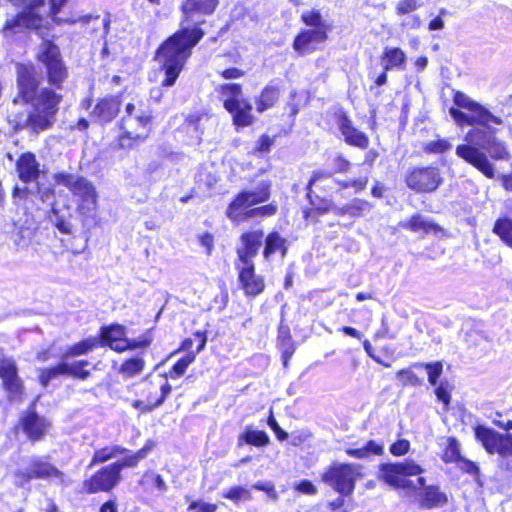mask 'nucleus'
Listing matches in <instances>:
<instances>
[{
	"instance_id": "nucleus-1",
	"label": "nucleus",
	"mask_w": 512,
	"mask_h": 512,
	"mask_svg": "<svg viewBox=\"0 0 512 512\" xmlns=\"http://www.w3.org/2000/svg\"><path fill=\"white\" fill-rule=\"evenodd\" d=\"M37 86L33 68L19 65V97L13 101V106H16L21 98L24 102H31L32 110L28 115H15L13 119V112L9 114V121L14 123L15 129L30 128L34 132H40L47 130L54 123L62 96L48 88L36 92Z\"/></svg>"
},
{
	"instance_id": "nucleus-2",
	"label": "nucleus",
	"mask_w": 512,
	"mask_h": 512,
	"mask_svg": "<svg viewBox=\"0 0 512 512\" xmlns=\"http://www.w3.org/2000/svg\"><path fill=\"white\" fill-rule=\"evenodd\" d=\"M424 469L414 460L406 459L402 462L384 463L379 467V479L395 489L415 492L423 488L418 495L422 508L432 509L446 504L447 497L437 486H426V480L421 474Z\"/></svg>"
},
{
	"instance_id": "nucleus-3",
	"label": "nucleus",
	"mask_w": 512,
	"mask_h": 512,
	"mask_svg": "<svg viewBox=\"0 0 512 512\" xmlns=\"http://www.w3.org/2000/svg\"><path fill=\"white\" fill-rule=\"evenodd\" d=\"M467 144L456 147V155L474 166L487 178H494V165L489 161L486 151L491 158L505 160L509 157L506 144L499 140L492 130L472 129L466 136Z\"/></svg>"
},
{
	"instance_id": "nucleus-4",
	"label": "nucleus",
	"mask_w": 512,
	"mask_h": 512,
	"mask_svg": "<svg viewBox=\"0 0 512 512\" xmlns=\"http://www.w3.org/2000/svg\"><path fill=\"white\" fill-rule=\"evenodd\" d=\"M203 37V32L196 26L183 27L180 31L165 41L157 51V59L161 63V70L165 78L163 87H171L176 82L186 60L191 54V49Z\"/></svg>"
},
{
	"instance_id": "nucleus-5",
	"label": "nucleus",
	"mask_w": 512,
	"mask_h": 512,
	"mask_svg": "<svg viewBox=\"0 0 512 512\" xmlns=\"http://www.w3.org/2000/svg\"><path fill=\"white\" fill-rule=\"evenodd\" d=\"M66 0H31L16 17L7 21L6 29L30 28L40 29L45 17L52 16L54 22H75V20L63 19L56 14Z\"/></svg>"
},
{
	"instance_id": "nucleus-6",
	"label": "nucleus",
	"mask_w": 512,
	"mask_h": 512,
	"mask_svg": "<svg viewBox=\"0 0 512 512\" xmlns=\"http://www.w3.org/2000/svg\"><path fill=\"white\" fill-rule=\"evenodd\" d=\"M151 113L142 105L128 103L121 119L123 133L119 136L122 148H131L135 142L144 140L150 131Z\"/></svg>"
},
{
	"instance_id": "nucleus-7",
	"label": "nucleus",
	"mask_w": 512,
	"mask_h": 512,
	"mask_svg": "<svg viewBox=\"0 0 512 512\" xmlns=\"http://www.w3.org/2000/svg\"><path fill=\"white\" fill-rule=\"evenodd\" d=\"M53 179L56 184L68 188L77 197L78 211L89 216L98 207V195L94 185L86 178L68 172L55 173Z\"/></svg>"
},
{
	"instance_id": "nucleus-8",
	"label": "nucleus",
	"mask_w": 512,
	"mask_h": 512,
	"mask_svg": "<svg viewBox=\"0 0 512 512\" xmlns=\"http://www.w3.org/2000/svg\"><path fill=\"white\" fill-rule=\"evenodd\" d=\"M362 477L361 465L336 461L325 469L321 480L340 496L347 497L353 494L357 481Z\"/></svg>"
},
{
	"instance_id": "nucleus-9",
	"label": "nucleus",
	"mask_w": 512,
	"mask_h": 512,
	"mask_svg": "<svg viewBox=\"0 0 512 512\" xmlns=\"http://www.w3.org/2000/svg\"><path fill=\"white\" fill-rule=\"evenodd\" d=\"M271 184L261 181L254 189L244 190L237 195L227 209V216L236 222L243 221V215L250 207L266 202L270 197Z\"/></svg>"
},
{
	"instance_id": "nucleus-10",
	"label": "nucleus",
	"mask_w": 512,
	"mask_h": 512,
	"mask_svg": "<svg viewBox=\"0 0 512 512\" xmlns=\"http://www.w3.org/2000/svg\"><path fill=\"white\" fill-rule=\"evenodd\" d=\"M32 479L54 480L58 484H65L63 472L40 457L31 458L26 469H18L14 472L16 486L22 487Z\"/></svg>"
},
{
	"instance_id": "nucleus-11",
	"label": "nucleus",
	"mask_w": 512,
	"mask_h": 512,
	"mask_svg": "<svg viewBox=\"0 0 512 512\" xmlns=\"http://www.w3.org/2000/svg\"><path fill=\"white\" fill-rule=\"evenodd\" d=\"M37 57L46 66L49 82L60 87L67 76V71L60 58L58 47L49 41H44Z\"/></svg>"
},
{
	"instance_id": "nucleus-12",
	"label": "nucleus",
	"mask_w": 512,
	"mask_h": 512,
	"mask_svg": "<svg viewBox=\"0 0 512 512\" xmlns=\"http://www.w3.org/2000/svg\"><path fill=\"white\" fill-rule=\"evenodd\" d=\"M101 339L103 345L109 346L116 352H124L126 350L146 347L150 344V340L147 338L129 340L126 337L125 327L121 325H112L110 327L103 328L101 331Z\"/></svg>"
},
{
	"instance_id": "nucleus-13",
	"label": "nucleus",
	"mask_w": 512,
	"mask_h": 512,
	"mask_svg": "<svg viewBox=\"0 0 512 512\" xmlns=\"http://www.w3.org/2000/svg\"><path fill=\"white\" fill-rule=\"evenodd\" d=\"M475 435L490 454L497 453L502 458L511 457L512 435L500 434L484 426L476 427Z\"/></svg>"
},
{
	"instance_id": "nucleus-14",
	"label": "nucleus",
	"mask_w": 512,
	"mask_h": 512,
	"mask_svg": "<svg viewBox=\"0 0 512 512\" xmlns=\"http://www.w3.org/2000/svg\"><path fill=\"white\" fill-rule=\"evenodd\" d=\"M406 183L416 192H432L442 183V177L436 167L416 168L409 173Z\"/></svg>"
},
{
	"instance_id": "nucleus-15",
	"label": "nucleus",
	"mask_w": 512,
	"mask_h": 512,
	"mask_svg": "<svg viewBox=\"0 0 512 512\" xmlns=\"http://www.w3.org/2000/svg\"><path fill=\"white\" fill-rule=\"evenodd\" d=\"M120 478L119 468L113 463L102 468L90 479L84 481L83 488L88 493L109 491L117 485Z\"/></svg>"
},
{
	"instance_id": "nucleus-16",
	"label": "nucleus",
	"mask_w": 512,
	"mask_h": 512,
	"mask_svg": "<svg viewBox=\"0 0 512 512\" xmlns=\"http://www.w3.org/2000/svg\"><path fill=\"white\" fill-rule=\"evenodd\" d=\"M263 232L253 231L242 235L241 246L237 249L238 263L240 266L254 265L253 259L257 255L262 244Z\"/></svg>"
},
{
	"instance_id": "nucleus-17",
	"label": "nucleus",
	"mask_w": 512,
	"mask_h": 512,
	"mask_svg": "<svg viewBox=\"0 0 512 512\" xmlns=\"http://www.w3.org/2000/svg\"><path fill=\"white\" fill-rule=\"evenodd\" d=\"M328 30L327 28L303 30L295 38L293 48L300 54L314 51L318 44L325 42Z\"/></svg>"
},
{
	"instance_id": "nucleus-18",
	"label": "nucleus",
	"mask_w": 512,
	"mask_h": 512,
	"mask_svg": "<svg viewBox=\"0 0 512 512\" xmlns=\"http://www.w3.org/2000/svg\"><path fill=\"white\" fill-rule=\"evenodd\" d=\"M237 269L239 270V283L245 295L257 296L264 291V279L255 273L254 265H237Z\"/></svg>"
},
{
	"instance_id": "nucleus-19",
	"label": "nucleus",
	"mask_w": 512,
	"mask_h": 512,
	"mask_svg": "<svg viewBox=\"0 0 512 512\" xmlns=\"http://www.w3.org/2000/svg\"><path fill=\"white\" fill-rule=\"evenodd\" d=\"M21 427L31 441L41 440L50 429V422L30 411L21 419Z\"/></svg>"
},
{
	"instance_id": "nucleus-20",
	"label": "nucleus",
	"mask_w": 512,
	"mask_h": 512,
	"mask_svg": "<svg viewBox=\"0 0 512 512\" xmlns=\"http://www.w3.org/2000/svg\"><path fill=\"white\" fill-rule=\"evenodd\" d=\"M40 164L33 153H23L16 162L19 179L24 183L36 182L40 176Z\"/></svg>"
},
{
	"instance_id": "nucleus-21",
	"label": "nucleus",
	"mask_w": 512,
	"mask_h": 512,
	"mask_svg": "<svg viewBox=\"0 0 512 512\" xmlns=\"http://www.w3.org/2000/svg\"><path fill=\"white\" fill-rule=\"evenodd\" d=\"M338 127L346 143L361 149L367 148L369 144L368 137L365 133L353 127L350 119H348L346 115H342L340 117Z\"/></svg>"
},
{
	"instance_id": "nucleus-22",
	"label": "nucleus",
	"mask_w": 512,
	"mask_h": 512,
	"mask_svg": "<svg viewBox=\"0 0 512 512\" xmlns=\"http://www.w3.org/2000/svg\"><path fill=\"white\" fill-rule=\"evenodd\" d=\"M120 110V101L117 97H105L101 99L92 111V117L100 123L113 120Z\"/></svg>"
},
{
	"instance_id": "nucleus-23",
	"label": "nucleus",
	"mask_w": 512,
	"mask_h": 512,
	"mask_svg": "<svg viewBox=\"0 0 512 512\" xmlns=\"http://www.w3.org/2000/svg\"><path fill=\"white\" fill-rule=\"evenodd\" d=\"M252 109V104L245 98L237 104H234V106L227 111L232 116L233 124L238 128H243L252 125L255 121Z\"/></svg>"
},
{
	"instance_id": "nucleus-24",
	"label": "nucleus",
	"mask_w": 512,
	"mask_h": 512,
	"mask_svg": "<svg viewBox=\"0 0 512 512\" xmlns=\"http://www.w3.org/2000/svg\"><path fill=\"white\" fill-rule=\"evenodd\" d=\"M151 389L158 390L160 389V396L159 397H146L145 400H136L133 402V407L135 409L141 410L142 412H149L153 410L154 408L160 406L165 398L169 395L171 392V386L168 382L162 383V381H159V383H153L151 384Z\"/></svg>"
},
{
	"instance_id": "nucleus-25",
	"label": "nucleus",
	"mask_w": 512,
	"mask_h": 512,
	"mask_svg": "<svg viewBox=\"0 0 512 512\" xmlns=\"http://www.w3.org/2000/svg\"><path fill=\"white\" fill-rule=\"evenodd\" d=\"M219 98L223 103L226 110L232 108L241 100L245 99L242 92V87L237 83H225L216 88Z\"/></svg>"
},
{
	"instance_id": "nucleus-26",
	"label": "nucleus",
	"mask_w": 512,
	"mask_h": 512,
	"mask_svg": "<svg viewBox=\"0 0 512 512\" xmlns=\"http://www.w3.org/2000/svg\"><path fill=\"white\" fill-rule=\"evenodd\" d=\"M400 226L414 233L424 236L429 233H437L440 228L437 224L427 220L422 215H413L410 219L400 222Z\"/></svg>"
},
{
	"instance_id": "nucleus-27",
	"label": "nucleus",
	"mask_w": 512,
	"mask_h": 512,
	"mask_svg": "<svg viewBox=\"0 0 512 512\" xmlns=\"http://www.w3.org/2000/svg\"><path fill=\"white\" fill-rule=\"evenodd\" d=\"M470 121L471 126L473 125H482L489 128V123H494L500 125L503 123V120L500 117L493 115L490 111H488L485 107L476 104V107H473L470 111Z\"/></svg>"
},
{
	"instance_id": "nucleus-28",
	"label": "nucleus",
	"mask_w": 512,
	"mask_h": 512,
	"mask_svg": "<svg viewBox=\"0 0 512 512\" xmlns=\"http://www.w3.org/2000/svg\"><path fill=\"white\" fill-rule=\"evenodd\" d=\"M406 54L397 47L385 48L382 55V64L385 71L397 68L403 69L406 63Z\"/></svg>"
},
{
	"instance_id": "nucleus-29",
	"label": "nucleus",
	"mask_w": 512,
	"mask_h": 512,
	"mask_svg": "<svg viewBox=\"0 0 512 512\" xmlns=\"http://www.w3.org/2000/svg\"><path fill=\"white\" fill-rule=\"evenodd\" d=\"M217 5L218 0H185L183 12L187 17H190L193 13L211 14Z\"/></svg>"
},
{
	"instance_id": "nucleus-30",
	"label": "nucleus",
	"mask_w": 512,
	"mask_h": 512,
	"mask_svg": "<svg viewBox=\"0 0 512 512\" xmlns=\"http://www.w3.org/2000/svg\"><path fill=\"white\" fill-rule=\"evenodd\" d=\"M347 455L357 459L369 458L372 455L380 456L384 453L383 443L370 440L359 448L346 449Z\"/></svg>"
},
{
	"instance_id": "nucleus-31",
	"label": "nucleus",
	"mask_w": 512,
	"mask_h": 512,
	"mask_svg": "<svg viewBox=\"0 0 512 512\" xmlns=\"http://www.w3.org/2000/svg\"><path fill=\"white\" fill-rule=\"evenodd\" d=\"M154 446V441L148 440L139 451L131 455L125 456L121 461L116 462L114 464L115 466H118L120 473L123 468L135 467L139 463V461L147 457V455L153 450Z\"/></svg>"
},
{
	"instance_id": "nucleus-32",
	"label": "nucleus",
	"mask_w": 512,
	"mask_h": 512,
	"mask_svg": "<svg viewBox=\"0 0 512 512\" xmlns=\"http://www.w3.org/2000/svg\"><path fill=\"white\" fill-rule=\"evenodd\" d=\"M279 98V90L278 88L268 85L266 86L260 95L255 99L256 110L259 113H262L271 107L277 102Z\"/></svg>"
},
{
	"instance_id": "nucleus-33",
	"label": "nucleus",
	"mask_w": 512,
	"mask_h": 512,
	"mask_svg": "<svg viewBox=\"0 0 512 512\" xmlns=\"http://www.w3.org/2000/svg\"><path fill=\"white\" fill-rule=\"evenodd\" d=\"M269 436L266 432L247 427L245 432L239 435L238 444L247 443L256 447H264L269 444Z\"/></svg>"
},
{
	"instance_id": "nucleus-34",
	"label": "nucleus",
	"mask_w": 512,
	"mask_h": 512,
	"mask_svg": "<svg viewBox=\"0 0 512 512\" xmlns=\"http://www.w3.org/2000/svg\"><path fill=\"white\" fill-rule=\"evenodd\" d=\"M286 240L282 238L277 232H271L267 235L265 241V248L263 255L265 259H269L271 255L276 252L281 253V257L283 258L286 255Z\"/></svg>"
},
{
	"instance_id": "nucleus-35",
	"label": "nucleus",
	"mask_w": 512,
	"mask_h": 512,
	"mask_svg": "<svg viewBox=\"0 0 512 512\" xmlns=\"http://www.w3.org/2000/svg\"><path fill=\"white\" fill-rule=\"evenodd\" d=\"M206 345V338L201 337L200 344L197 348V353L204 349ZM196 359V352H188L183 357H181L173 366L172 371L170 372V377L178 378L182 376L186 369L190 364H192Z\"/></svg>"
},
{
	"instance_id": "nucleus-36",
	"label": "nucleus",
	"mask_w": 512,
	"mask_h": 512,
	"mask_svg": "<svg viewBox=\"0 0 512 512\" xmlns=\"http://www.w3.org/2000/svg\"><path fill=\"white\" fill-rule=\"evenodd\" d=\"M127 450L119 445H113L98 449L95 451L92 461L90 463V467L94 466L98 463H104L111 459L117 458L118 456L124 454Z\"/></svg>"
},
{
	"instance_id": "nucleus-37",
	"label": "nucleus",
	"mask_w": 512,
	"mask_h": 512,
	"mask_svg": "<svg viewBox=\"0 0 512 512\" xmlns=\"http://www.w3.org/2000/svg\"><path fill=\"white\" fill-rule=\"evenodd\" d=\"M493 233L496 234L507 246L512 248V219L501 217L496 220Z\"/></svg>"
},
{
	"instance_id": "nucleus-38",
	"label": "nucleus",
	"mask_w": 512,
	"mask_h": 512,
	"mask_svg": "<svg viewBox=\"0 0 512 512\" xmlns=\"http://www.w3.org/2000/svg\"><path fill=\"white\" fill-rule=\"evenodd\" d=\"M87 365V361H74L71 363L62 361L60 363V369L62 370L63 375L86 379L89 376V371L85 369Z\"/></svg>"
},
{
	"instance_id": "nucleus-39",
	"label": "nucleus",
	"mask_w": 512,
	"mask_h": 512,
	"mask_svg": "<svg viewBox=\"0 0 512 512\" xmlns=\"http://www.w3.org/2000/svg\"><path fill=\"white\" fill-rule=\"evenodd\" d=\"M371 205L365 201L360 199L353 200L350 204H347L341 208L337 209V214L344 215L348 214L350 216H361L363 213L370 211Z\"/></svg>"
},
{
	"instance_id": "nucleus-40",
	"label": "nucleus",
	"mask_w": 512,
	"mask_h": 512,
	"mask_svg": "<svg viewBox=\"0 0 512 512\" xmlns=\"http://www.w3.org/2000/svg\"><path fill=\"white\" fill-rule=\"evenodd\" d=\"M223 497L225 499L232 501L234 504L237 505L242 501L252 500V493H251L250 489L240 486V485H236V486H232L229 489H227L223 493Z\"/></svg>"
},
{
	"instance_id": "nucleus-41",
	"label": "nucleus",
	"mask_w": 512,
	"mask_h": 512,
	"mask_svg": "<svg viewBox=\"0 0 512 512\" xmlns=\"http://www.w3.org/2000/svg\"><path fill=\"white\" fill-rule=\"evenodd\" d=\"M99 345L97 338H87L71 346L64 354V357L80 356L94 350Z\"/></svg>"
},
{
	"instance_id": "nucleus-42",
	"label": "nucleus",
	"mask_w": 512,
	"mask_h": 512,
	"mask_svg": "<svg viewBox=\"0 0 512 512\" xmlns=\"http://www.w3.org/2000/svg\"><path fill=\"white\" fill-rule=\"evenodd\" d=\"M141 485L146 490L156 489L161 493H164L167 490V485L164 479L153 471H149L144 474L141 480Z\"/></svg>"
},
{
	"instance_id": "nucleus-43",
	"label": "nucleus",
	"mask_w": 512,
	"mask_h": 512,
	"mask_svg": "<svg viewBox=\"0 0 512 512\" xmlns=\"http://www.w3.org/2000/svg\"><path fill=\"white\" fill-rule=\"evenodd\" d=\"M4 389L7 392L10 401H21L24 394L22 381L18 376L3 382Z\"/></svg>"
},
{
	"instance_id": "nucleus-44",
	"label": "nucleus",
	"mask_w": 512,
	"mask_h": 512,
	"mask_svg": "<svg viewBox=\"0 0 512 512\" xmlns=\"http://www.w3.org/2000/svg\"><path fill=\"white\" fill-rule=\"evenodd\" d=\"M144 365H145V362L143 359L141 358H131L127 361H125L120 369H119V372L124 376V377H133L137 374H139L140 372H142L143 368H144Z\"/></svg>"
},
{
	"instance_id": "nucleus-45",
	"label": "nucleus",
	"mask_w": 512,
	"mask_h": 512,
	"mask_svg": "<svg viewBox=\"0 0 512 512\" xmlns=\"http://www.w3.org/2000/svg\"><path fill=\"white\" fill-rule=\"evenodd\" d=\"M303 22L313 29L318 28H327L330 29V26L323 20L319 11L310 10L306 11L301 16Z\"/></svg>"
},
{
	"instance_id": "nucleus-46",
	"label": "nucleus",
	"mask_w": 512,
	"mask_h": 512,
	"mask_svg": "<svg viewBox=\"0 0 512 512\" xmlns=\"http://www.w3.org/2000/svg\"><path fill=\"white\" fill-rule=\"evenodd\" d=\"M451 147L452 144L448 139L438 138L427 142L424 146V151L426 153L439 154L448 151Z\"/></svg>"
},
{
	"instance_id": "nucleus-47",
	"label": "nucleus",
	"mask_w": 512,
	"mask_h": 512,
	"mask_svg": "<svg viewBox=\"0 0 512 512\" xmlns=\"http://www.w3.org/2000/svg\"><path fill=\"white\" fill-rule=\"evenodd\" d=\"M442 458L445 462H455L460 458L459 443L455 438H448Z\"/></svg>"
},
{
	"instance_id": "nucleus-48",
	"label": "nucleus",
	"mask_w": 512,
	"mask_h": 512,
	"mask_svg": "<svg viewBox=\"0 0 512 512\" xmlns=\"http://www.w3.org/2000/svg\"><path fill=\"white\" fill-rule=\"evenodd\" d=\"M276 211H277V206L273 203H270L268 205H264V206H261L258 208H253L244 213L243 221L248 218H252V217H256V216H272L276 213Z\"/></svg>"
},
{
	"instance_id": "nucleus-49",
	"label": "nucleus",
	"mask_w": 512,
	"mask_h": 512,
	"mask_svg": "<svg viewBox=\"0 0 512 512\" xmlns=\"http://www.w3.org/2000/svg\"><path fill=\"white\" fill-rule=\"evenodd\" d=\"M17 376L15 363L10 359H0V378L2 381L9 380Z\"/></svg>"
},
{
	"instance_id": "nucleus-50",
	"label": "nucleus",
	"mask_w": 512,
	"mask_h": 512,
	"mask_svg": "<svg viewBox=\"0 0 512 512\" xmlns=\"http://www.w3.org/2000/svg\"><path fill=\"white\" fill-rule=\"evenodd\" d=\"M420 7L417 0H399L395 6L396 14L404 16L416 11Z\"/></svg>"
},
{
	"instance_id": "nucleus-51",
	"label": "nucleus",
	"mask_w": 512,
	"mask_h": 512,
	"mask_svg": "<svg viewBox=\"0 0 512 512\" xmlns=\"http://www.w3.org/2000/svg\"><path fill=\"white\" fill-rule=\"evenodd\" d=\"M217 505L205 502L203 500L192 501L187 508V512H216Z\"/></svg>"
},
{
	"instance_id": "nucleus-52",
	"label": "nucleus",
	"mask_w": 512,
	"mask_h": 512,
	"mask_svg": "<svg viewBox=\"0 0 512 512\" xmlns=\"http://www.w3.org/2000/svg\"><path fill=\"white\" fill-rule=\"evenodd\" d=\"M32 238V230L30 228H20L14 234V243L19 248L27 247Z\"/></svg>"
},
{
	"instance_id": "nucleus-53",
	"label": "nucleus",
	"mask_w": 512,
	"mask_h": 512,
	"mask_svg": "<svg viewBox=\"0 0 512 512\" xmlns=\"http://www.w3.org/2000/svg\"><path fill=\"white\" fill-rule=\"evenodd\" d=\"M425 369L428 372V380L431 385L435 386L437 383L438 378L442 374V363L441 362H435V363H428L424 365Z\"/></svg>"
},
{
	"instance_id": "nucleus-54",
	"label": "nucleus",
	"mask_w": 512,
	"mask_h": 512,
	"mask_svg": "<svg viewBox=\"0 0 512 512\" xmlns=\"http://www.w3.org/2000/svg\"><path fill=\"white\" fill-rule=\"evenodd\" d=\"M252 488L255 490L265 492L268 495V497L273 501H277L279 498L275 486L272 482H257L252 486Z\"/></svg>"
},
{
	"instance_id": "nucleus-55",
	"label": "nucleus",
	"mask_w": 512,
	"mask_h": 512,
	"mask_svg": "<svg viewBox=\"0 0 512 512\" xmlns=\"http://www.w3.org/2000/svg\"><path fill=\"white\" fill-rule=\"evenodd\" d=\"M58 375H63L62 370L60 369V363L53 368L41 370L39 376L40 383L45 387L48 385L52 378Z\"/></svg>"
},
{
	"instance_id": "nucleus-56",
	"label": "nucleus",
	"mask_w": 512,
	"mask_h": 512,
	"mask_svg": "<svg viewBox=\"0 0 512 512\" xmlns=\"http://www.w3.org/2000/svg\"><path fill=\"white\" fill-rule=\"evenodd\" d=\"M436 396L437 399L444 403L445 408H447L450 404V387L447 381H442L439 386L436 388Z\"/></svg>"
},
{
	"instance_id": "nucleus-57",
	"label": "nucleus",
	"mask_w": 512,
	"mask_h": 512,
	"mask_svg": "<svg viewBox=\"0 0 512 512\" xmlns=\"http://www.w3.org/2000/svg\"><path fill=\"white\" fill-rule=\"evenodd\" d=\"M454 103L463 109L470 111L473 107H476L477 102L473 101L470 97L462 92H456L454 95Z\"/></svg>"
},
{
	"instance_id": "nucleus-58",
	"label": "nucleus",
	"mask_w": 512,
	"mask_h": 512,
	"mask_svg": "<svg viewBox=\"0 0 512 512\" xmlns=\"http://www.w3.org/2000/svg\"><path fill=\"white\" fill-rule=\"evenodd\" d=\"M409 449V441L406 439H400L391 445L390 453L394 456H403L408 453Z\"/></svg>"
},
{
	"instance_id": "nucleus-59",
	"label": "nucleus",
	"mask_w": 512,
	"mask_h": 512,
	"mask_svg": "<svg viewBox=\"0 0 512 512\" xmlns=\"http://www.w3.org/2000/svg\"><path fill=\"white\" fill-rule=\"evenodd\" d=\"M422 22L418 15H410L402 19L400 26L402 30H416Z\"/></svg>"
},
{
	"instance_id": "nucleus-60",
	"label": "nucleus",
	"mask_w": 512,
	"mask_h": 512,
	"mask_svg": "<svg viewBox=\"0 0 512 512\" xmlns=\"http://www.w3.org/2000/svg\"><path fill=\"white\" fill-rule=\"evenodd\" d=\"M450 115L452 116L454 121L459 126H463V125H470L471 126L470 113L468 114V113L462 112L459 109L450 108Z\"/></svg>"
},
{
	"instance_id": "nucleus-61",
	"label": "nucleus",
	"mask_w": 512,
	"mask_h": 512,
	"mask_svg": "<svg viewBox=\"0 0 512 512\" xmlns=\"http://www.w3.org/2000/svg\"><path fill=\"white\" fill-rule=\"evenodd\" d=\"M274 141V137L264 134L257 140L255 150L258 152H268Z\"/></svg>"
},
{
	"instance_id": "nucleus-62",
	"label": "nucleus",
	"mask_w": 512,
	"mask_h": 512,
	"mask_svg": "<svg viewBox=\"0 0 512 512\" xmlns=\"http://www.w3.org/2000/svg\"><path fill=\"white\" fill-rule=\"evenodd\" d=\"M268 425L275 432L278 440L283 441L288 437V434L284 432L278 425L276 419L273 416L272 411H270V416L268 417Z\"/></svg>"
},
{
	"instance_id": "nucleus-63",
	"label": "nucleus",
	"mask_w": 512,
	"mask_h": 512,
	"mask_svg": "<svg viewBox=\"0 0 512 512\" xmlns=\"http://www.w3.org/2000/svg\"><path fill=\"white\" fill-rule=\"evenodd\" d=\"M397 378L404 384H416L418 382L417 376L408 369H402L397 372Z\"/></svg>"
},
{
	"instance_id": "nucleus-64",
	"label": "nucleus",
	"mask_w": 512,
	"mask_h": 512,
	"mask_svg": "<svg viewBox=\"0 0 512 512\" xmlns=\"http://www.w3.org/2000/svg\"><path fill=\"white\" fill-rule=\"evenodd\" d=\"M295 489L303 494L314 495L317 492L316 487L312 484V482L308 480H303L295 485Z\"/></svg>"
}]
</instances>
